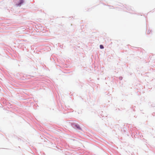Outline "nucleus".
Returning <instances> with one entry per match:
<instances>
[{"label":"nucleus","instance_id":"1","mask_svg":"<svg viewBox=\"0 0 155 155\" xmlns=\"http://www.w3.org/2000/svg\"><path fill=\"white\" fill-rule=\"evenodd\" d=\"M24 1L23 0H19V2L17 4L18 6H20L24 3Z\"/></svg>","mask_w":155,"mask_h":155},{"label":"nucleus","instance_id":"2","mask_svg":"<svg viewBox=\"0 0 155 155\" xmlns=\"http://www.w3.org/2000/svg\"><path fill=\"white\" fill-rule=\"evenodd\" d=\"M73 126L74 127H75V128L81 130V128H80L79 126L78 125L75 124L74 125V126Z\"/></svg>","mask_w":155,"mask_h":155},{"label":"nucleus","instance_id":"3","mask_svg":"<svg viewBox=\"0 0 155 155\" xmlns=\"http://www.w3.org/2000/svg\"><path fill=\"white\" fill-rule=\"evenodd\" d=\"M100 48L101 49H103L104 48V47H103V45H100Z\"/></svg>","mask_w":155,"mask_h":155}]
</instances>
